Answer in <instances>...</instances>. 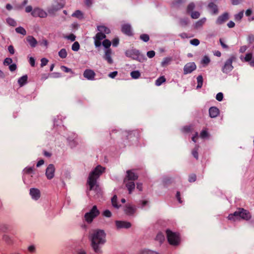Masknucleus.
Here are the masks:
<instances>
[{
	"instance_id": "nucleus-1",
	"label": "nucleus",
	"mask_w": 254,
	"mask_h": 254,
	"mask_svg": "<svg viewBox=\"0 0 254 254\" xmlns=\"http://www.w3.org/2000/svg\"><path fill=\"white\" fill-rule=\"evenodd\" d=\"M105 234L102 230H94L91 234L92 246L95 252L98 253V246L105 243Z\"/></svg>"
},
{
	"instance_id": "nucleus-2",
	"label": "nucleus",
	"mask_w": 254,
	"mask_h": 254,
	"mask_svg": "<svg viewBox=\"0 0 254 254\" xmlns=\"http://www.w3.org/2000/svg\"><path fill=\"white\" fill-rule=\"evenodd\" d=\"M105 168L101 166H98L96 167L89 175L88 184L90 187V190H92L96 184V180L100 175L104 172Z\"/></svg>"
},
{
	"instance_id": "nucleus-3",
	"label": "nucleus",
	"mask_w": 254,
	"mask_h": 254,
	"mask_svg": "<svg viewBox=\"0 0 254 254\" xmlns=\"http://www.w3.org/2000/svg\"><path fill=\"white\" fill-rule=\"evenodd\" d=\"M238 216L246 220L251 218L250 212L243 208H239L234 213L229 214L228 218L229 220H235V218Z\"/></svg>"
},
{
	"instance_id": "nucleus-4",
	"label": "nucleus",
	"mask_w": 254,
	"mask_h": 254,
	"mask_svg": "<svg viewBox=\"0 0 254 254\" xmlns=\"http://www.w3.org/2000/svg\"><path fill=\"white\" fill-rule=\"evenodd\" d=\"M166 235L169 243L171 245H178L180 242L179 234L173 232L170 230L166 231Z\"/></svg>"
},
{
	"instance_id": "nucleus-5",
	"label": "nucleus",
	"mask_w": 254,
	"mask_h": 254,
	"mask_svg": "<svg viewBox=\"0 0 254 254\" xmlns=\"http://www.w3.org/2000/svg\"><path fill=\"white\" fill-rule=\"evenodd\" d=\"M99 214V211L96 206H94L89 212L86 213L85 215V218L88 222H92L93 219Z\"/></svg>"
},
{
	"instance_id": "nucleus-6",
	"label": "nucleus",
	"mask_w": 254,
	"mask_h": 254,
	"mask_svg": "<svg viewBox=\"0 0 254 254\" xmlns=\"http://www.w3.org/2000/svg\"><path fill=\"white\" fill-rule=\"evenodd\" d=\"M99 214V211L96 206H94L89 212L86 213L85 215V218L88 222H92L93 219Z\"/></svg>"
},
{
	"instance_id": "nucleus-7",
	"label": "nucleus",
	"mask_w": 254,
	"mask_h": 254,
	"mask_svg": "<svg viewBox=\"0 0 254 254\" xmlns=\"http://www.w3.org/2000/svg\"><path fill=\"white\" fill-rule=\"evenodd\" d=\"M196 68V64L194 63H189L187 64L184 68V74H187L188 73H190L192 72L193 71L195 70Z\"/></svg>"
},
{
	"instance_id": "nucleus-8",
	"label": "nucleus",
	"mask_w": 254,
	"mask_h": 254,
	"mask_svg": "<svg viewBox=\"0 0 254 254\" xmlns=\"http://www.w3.org/2000/svg\"><path fill=\"white\" fill-rule=\"evenodd\" d=\"M106 35L101 32H98L94 37V44L96 47H98L101 45V41L106 38Z\"/></svg>"
},
{
	"instance_id": "nucleus-9",
	"label": "nucleus",
	"mask_w": 254,
	"mask_h": 254,
	"mask_svg": "<svg viewBox=\"0 0 254 254\" xmlns=\"http://www.w3.org/2000/svg\"><path fill=\"white\" fill-rule=\"evenodd\" d=\"M31 14L34 17H40L41 18H44L47 16V13L44 10L39 8H35Z\"/></svg>"
},
{
	"instance_id": "nucleus-10",
	"label": "nucleus",
	"mask_w": 254,
	"mask_h": 254,
	"mask_svg": "<svg viewBox=\"0 0 254 254\" xmlns=\"http://www.w3.org/2000/svg\"><path fill=\"white\" fill-rule=\"evenodd\" d=\"M55 169L53 165L50 164L46 171V175L48 179H52L54 176Z\"/></svg>"
},
{
	"instance_id": "nucleus-11",
	"label": "nucleus",
	"mask_w": 254,
	"mask_h": 254,
	"mask_svg": "<svg viewBox=\"0 0 254 254\" xmlns=\"http://www.w3.org/2000/svg\"><path fill=\"white\" fill-rule=\"evenodd\" d=\"M95 75L96 74L95 72L93 70L90 69H86L83 73L84 77L86 79L91 80L94 79Z\"/></svg>"
},
{
	"instance_id": "nucleus-12",
	"label": "nucleus",
	"mask_w": 254,
	"mask_h": 254,
	"mask_svg": "<svg viewBox=\"0 0 254 254\" xmlns=\"http://www.w3.org/2000/svg\"><path fill=\"white\" fill-rule=\"evenodd\" d=\"M112 52L111 49H106L105 50V54L104 58L107 61L109 64H112L113 63V61L112 59Z\"/></svg>"
},
{
	"instance_id": "nucleus-13",
	"label": "nucleus",
	"mask_w": 254,
	"mask_h": 254,
	"mask_svg": "<svg viewBox=\"0 0 254 254\" xmlns=\"http://www.w3.org/2000/svg\"><path fill=\"white\" fill-rule=\"evenodd\" d=\"M138 178V176L131 171H127V176L126 179L125 180V182L128 181H134L136 180Z\"/></svg>"
},
{
	"instance_id": "nucleus-14",
	"label": "nucleus",
	"mask_w": 254,
	"mask_h": 254,
	"mask_svg": "<svg viewBox=\"0 0 254 254\" xmlns=\"http://www.w3.org/2000/svg\"><path fill=\"white\" fill-rule=\"evenodd\" d=\"M234 60V58L232 57L229 59L227 62H226L223 71L227 72L228 70H231L233 68V66L232 65L233 61Z\"/></svg>"
},
{
	"instance_id": "nucleus-15",
	"label": "nucleus",
	"mask_w": 254,
	"mask_h": 254,
	"mask_svg": "<svg viewBox=\"0 0 254 254\" xmlns=\"http://www.w3.org/2000/svg\"><path fill=\"white\" fill-rule=\"evenodd\" d=\"M116 224L118 228H128L131 226L130 223L125 221H116Z\"/></svg>"
},
{
	"instance_id": "nucleus-16",
	"label": "nucleus",
	"mask_w": 254,
	"mask_h": 254,
	"mask_svg": "<svg viewBox=\"0 0 254 254\" xmlns=\"http://www.w3.org/2000/svg\"><path fill=\"white\" fill-rule=\"evenodd\" d=\"M30 193L32 198L35 199H37L40 197V193L39 190L38 189H31Z\"/></svg>"
},
{
	"instance_id": "nucleus-17",
	"label": "nucleus",
	"mask_w": 254,
	"mask_h": 254,
	"mask_svg": "<svg viewBox=\"0 0 254 254\" xmlns=\"http://www.w3.org/2000/svg\"><path fill=\"white\" fill-rule=\"evenodd\" d=\"M228 19H229L228 14L227 13H225L218 18V19L217 20V23L219 24H221L223 23V22H225L226 21H227Z\"/></svg>"
},
{
	"instance_id": "nucleus-18",
	"label": "nucleus",
	"mask_w": 254,
	"mask_h": 254,
	"mask_svg": "<svg viewBox=\"0 0 254 254\" xmlns=\"http://www.w3.org/2000/svg\"><path fill=\"white\" fill-rule=\"evenodd\" d=\"M209 111L210 116L211 118H215V117H217L219 113L218 109L216 107H211L209 109Z\"/></svg>"
},
{
	"instance_id": "nucleus-19",
	"label": "nucleus",
	"mask_w": 254,
	"mask_h": 254,
	"mask_svg": "<svg viewBox=\"0 0 254 254\" xmlns=\"http://www.w3.org/2000/svg\"><path fill=\"white\" fill-rule=\"evenodd\" d=\"M122 30L123 32L128 35H131V27L129 25L125 24L123 25Z\"/></svg>"
},
{
	"instance_id": "nucleus-20",
	"label": "nucleus",
	"mask_w": 254,
	"mask_h": 254,
	"mask_svg": "<svg viewBox=\"0 0 254 254\" xmlns=\"http://www.w3.org/2000/svg\"><path fill=\"white\" fill-rule=\"evenodd\" d=\"M97 29L99 31V32H101L104 34H109L110 33V30L107 27L104 25H100L97 27Z\"/></svg>"
},
{
	"instance_id": "nucleus-21",
	"label": "nucleus",
	"mask_w": 254,
	"mask_h": 254,
	"mask_svg": "<svg viewBox=\"0 0 254 254\" xmlns=\"http://www.w3.org/2000/svg\"><path fill=\"white\" fill-rule=\"evenodd\" d=\"M27 42L30 44L31 46L34 47L37 44L36 40L32 36H29L26 38Z\"/></svg>"
},
{
	"instance_id": "nucleus-22",
	"label": "nucleus",
	"mask_w": 254,
	"mask_h": 254,
	"mask_svg": "<svg viewBox=\"0 0 254 254\" xmlns=\"http://www.w3.org/2000/svg\"><path fill=\"white\" fill-rule=\"evenodd\" d=\"M126 183V186L129 191V193H130L132 190H133L134 189L135 185L134 183L133 182H125Z\"/></svg>"
},
{
	"instance_id": "nucleus-23",
	"label": "nucleus",
	"mask_w": 254,
	"mask_h": 254,
	"mask_svg": "<svg viewBox=\"0 0 254 254\" xmlns=\"http://www.w3.org/2000/svg\"><path fill=\"white\" fill-rule=\"evenodd\" d=\"M27 78L28 77L27 75H24L20 77L18 81L19 85L20 86H22L24 84H25L27 81Z\"/></svg>"
},
{
	"instance_id": "nucleus-24",
	"label": "nucleus",
	"mask_w": 254,
	"mask_h": 254,
	"mask_svg": "<svg viewBox=\"0 0 254 254\" xmlns=\"http://www.w3.org/2000/svg\"><path fill=\"white\" fill-rule=\"evenodd\" d=\"M252 58H253V54L252 53H247L245 57L244 58V59H242V58H241V59L242 61H244V62H250V63L252 61Z\"/></svg>"
},
{
	"instance_id": "nucleus-25",
	"label": "nucleus",
	"mask_w": 254,
	"mask_h": 254,
	"mask_svg": "<svg viewBox=\"0 0 254 254\" xmlns=\"http://www.w3.org/2000/svg\"><path fill=\"white\" fill-rule=\"evenodd\" d=\"M135 208L131 206H127L125 211L127 214L131 215L135 212Z\"/></svg>"
},
{
	"instance_id": "nucleus-26",
	"label": "nucleus",
	"mask_w": 254,
	"mask_h": 254,
	"mask_svg": "<svg viewBox=\"0 0 254 254\" xmlns=\"http://www.w3.org/2000/svg\"><path fill=\"white\" fill-rule=\"evenodd\" d=\"M166 81V78L164 76H162L158 78L155 82V84L157 86H160L163 83Z\"/></svg>"
},
{
	"instance_id": "nucleus-27",
	"label": "nucleus",
	"mask_w": 254,
	"mask_h": 254,
	"mask_svg": "<svg viewBox=\"0 0 254 254\" xmlns=\"http://www.w3.org/2000/svg\"><path fill=\"white\" fill-rule=\"evenodd\" d=\"M171 61L172 59L171 58H166L162 61L161 65L162 66H166L170 64Z\"/></svg>"
},
{
	"instance_id": "nucleus-28",
	"label": "nucleus",
	"mask_w": 254,
	"mask_h": 254,
	"mask_svg": "<svg viewBox=\"0 0 254 254\" xmlns=\"http://www.w3.org/2000/svg\"><path fill=\"white\" fill-rule=\"evenodd\" d=\"M197 88H200L203 84V77L201 75H199L197 77Z\"/></svg>"
},
{
	"instance_id": "nucleus-29",
	"label": "nucleus",
	"mask_w": 254,
	"mask_h": 254,
	"mask_svg": "<svg viewBox=\"0 0 254 254\" xmlns=\"http://www.w3.org/2000/svg\"><path fill=\"white\" fill-rule=\"evenodd\" d=\"M111 44H112L111 42L109 40H108V39L104 40L102 42L103 46L106 49H110L109 48L110 47Z\"/></svg>"
},
{
	"instance_id": "nucleus-30",
	"label": "nucleus",
	"mask_w": 254,
	"mask_h": 254,
	"mask_svg": "<svg viewBox=\"0 0 254 254\" xmlns=\"http://www.w3.org/2000/svg\"><path fill=\"white\" fill-rule=\"evenodd\" d=\"M131 77L133 79H137L140 76V73L139 71L137 70L133 71L130 73Z\"/></svg>"
},
{
	"instance_id": "nucleus-31",
	"label": "nucleus",
	"mask_w": 254,
	"mask_h": 254,
	"mask_svg": "<svg viewBox=\"0 0 254 254\" xmlns=\"http://www.w3.org/2000/svg\"><path fill=\"white\" fill-rule=\"evenodd\" d=\"M59 55L61 58H65L67 56V52L65 49H62L59 52Z\"/></svg>"
},
{
	"instance_id": "nucleus-32",
	"label": "nucleus",
	"mask_w": 254,
	"mask_h": 254,
	"mask_svg": "<svg viewBox=\"0 0 254 254\" xmlns=\"http://www.w3.org/2000/svg\"><path fill=\"white\" fill-rule=\"evenodd\" d=\"M210 59L208 57L205 56L201 61V64L203 65H207L210 63Z\"/></svg>"
},
{
	"instance_id": "nucleus-33",
	"label": "nucleus",
	"mask_w": 254,
	"mask_h": 254,
	"mask_svg": "<svg viewBox=\"0 0 254 254\" xmlns=\"http://www.w3.org/2000/svg\"><path fill=\"white\" fill-rule=\"evenodd\" d=\"M15 31L16 32L21 34L23 35H25L26 34V30L22 27H19L15 29Z\"/></svg>"
},
{
	"instance_id": "nucleus-34",
	"label": "nucleus",
	"mask_w": 254,
	"mask_h": 254,
	"mask_svg": "<svg viewBox=\"0 0 254 254\" xmlns=\"http://www.w3.org/2000/svg\"><path fill=\"white\" fill-rule=\"evenodd\" d=\"M72 16L78 18H81L83 17V13L80 10H76L72 14Z\"/></svg>"
},
{
	"instance_id": "nucleus-35",
	"label": "nucleus",
	"mask_w": 254,
	"mask_h": 254,
	"mask_svg": "<svg viewBox=\"0 0 254 254\" xmlns=\"http://www.w3.org/2000/svg\"><path fill=\"white\" fill-rule=\"evenodd\" d=\"M208 7L210 8V9L212 11L213 13H216L217 12V8L216 5L213 3H210L208 5Z\"/></svg>"
},
{
	"instance_id": "nucleus-36",
	"label": "nucleus",
	"mask_w": 254,
	"mask_h": 254,
	"mask_svg": "<svg viewBox=\"0 0 254 254\" xmlns=\"http://www.w3.org/2000/svg\"><path fill=\"white\" fill-rule=\"evenodd\" d=\"M156 239L157 240L161 243L164 241L165 237L162 233H159L157 234Z\"/></svg>"
},
{
	"instance_id": "nucleus-37",
	"label": "nucleus",
	"mask_w": 254,
	"mask_h": 254,
	"mask_svg": "<svg viewBox=\"0 0 254 254\" xmlns=\"http://www.w3.org/2000/svg\"><path fill=\"white\" fill-rule=\"evenodd\" d=\"M244 12L242 11L237 14L235 15V18L236 20L240 21L243 17Z\"/></svg>"
},
{
	"instance_id": "nucleus-38",
	"label": "nucleus",
	"mask_w": 254,
	"mask_h": 254,
	"mask_svg": "<svg viewBox=\"0 0 254 254\" xmlns=\"http://www.w3.org/2000/svg\"><path fill=\"white\" fill-rule=\"evenodd\" d=\"M79 44L77 42H75L72 46V50L74 51H77L79 49Z\"/></svg>"
},
{
	"instance_id": "nucleus-39",
	"label": "nucleus",
	"mask_w": 254,
	"mask_h": 254,
	"mask_svg": "<svg viewBox=\"0 0 254 254\" xmlns=\"http://www.w3.org/2000/svg\"><path fill=\"white\" fill-rule=\"evenodd\" d=\"M140 38L144 42H147L149 40V36L147 34H143L140 35Z\"/></svg>"
},
{
	"instance_id": "nucleus-40",
	"label": "nucleus",
	"mask_w": 254,
	"mask_h": 254,
	"mask_svg": "<svg viewBox=\"0 0 254 254\" xmlns=\"http://www.w3.org/2000/svg\"><path fill=\"white\" fill-rule=\"evenodd\" d=\"M200 136L201 138H204L208 136V133L206 129H203L200 134Z\"/></svg>"
},
{
	"instance_id": "nucleus-41",
	"label": "nucleus",
	"mask_w": 254,
	"mask_h": 254,
	"mask_svg": "<svg viewBox=\"0 0 254 254\" xmlns=\"http://www.w3.org/2000/svg\"><path fill=\"white\" fill-rule=\"evenodd\" d=\"M117 197L116 195H114L112 199V203L114 207L118 208L119 206L117 204Z\"/></svg>"
},
{
	"instance_id": "nucleus-42",
	"label": "nucleus",
	"mask_w": 254,
	"mask_h": 254,
	"mask_svg": "<svg viewBox=\"0 0 254 254\" xmlns=\"http://www.w3.org/2000/svg\"><path fill=\"white\" fill-rule=\"evenodd\" d=\"M190 43L194 46H197L199 44V41L197 39H193L190 41Z\"/></svg>"
},
{
	"instance_id": "nucleus-43",
	"label": "nucleus",
	"mask_w": 254,
	"mask_h": 254,
	"mask_svg": "<svg viewBox=\"0 0 254 254\" xmlns=\"http://www.w3.org/2000/svg\"><path fill=\"white\" fill-rule=\"evenodd\" d=\"M200 14L197 11H194L191 13V17L193 19H197L199 17Z\"/></svg>"
},
{
	"instance_id": "nucleus-44",
	"label": "nucleus",
	"mask_w": 254,
	"mask_h": 254,
	"mask_svg": "<svg viewBox=\"0 0 254 254\" xmlns=\"http://www.w3.org/2000/svg\"><path fill=\"white\" fill-rule=\"evenodd\" d=\"M7 22L11 26H15L16 25V22L12 19L8 18L7 19Z\"/></svg>"
},
{
	"instance_id": "nucleus-45",
	"label": "nucleus",
	"mask_w": 254,
	"mask_h": 254,
	"mask_svg": "<svg viewBox=\"0 0 254 254\" xmlns=\"http://www.w3.org/2000/svg\"><path fill=\"white\" fill-rule=\"evenodd\" d=\"M12 62V60L11 58H6L3 62V64L4 65H9L11 64Z\"/></svg>"
},
{
	"instance_id": "nucleus-46",
	"label": "nucleus",
	"mask_w": 254,
	"mask_h": 254,
	"mask_svg": "<svg viewBox=\"0 0 254 254\" xmlns=\"http://www.w3.org/2000/svg\"><path fill=\"white\" fill-rule=\"evenodd\" d=\"M155 53L154 51H150L147 53V56L149 58H152L155 56Z\"/></svg>"
},
{
	"instance_id": "nucleus-47",
	"label": "nucleus",
	"mask_w": 254,
	"mask_h": 254,
	"mask_svg": "<svg viewBox=\"0 0 254 254\" xmlns=\"http://www.w3.org/2000/svg\"><path fill=\"white\" fill-rule=\"evenodd\" d=\"M41 67H43L44 66L48 64V60L46 58H43L41 59Z\"/></svg>"
},
{
	"instance_id": "nucleus-48",
	"label": "nucleus",
	"mask_w": 254,
	"mask_h": 254,
	"mask_svg": "<svg viewBox=\"0 0 254 254\" xmlns=\"http://www.w3.org/2000/svg\"><path fill=\"white\" fill-rule=\"evenodd\" d=\"M216 98L219 101H222L223 100V94L222 93H221V92L218 93L216 95Z\"/></svg>"
},
{
	"instance_id": "nucleus-49",
	"label": "nucleus",
	"mask_w": 254,
	"mask_h": 254,
	"mask_svg": "<svg viewBox=\"0 0 254 254\" xmlns=\"http://www.w3.org/2000/svg\"><path fill=\"white\" fill-rule=\"evenodd\" d=\"M119 43V39L118 38H114L112 41L113 46L116 47L118 46Z\"/></svg>"
},
{
	"instance_id": "nucleus-50",
	"label": "nucleus",
	"mask_w": 254,
	"mask_h": 254,
	"mask_svg": "<svg viewBox=\"0 0 254 254\" xmlns=\"http://www.w3.org/2000/svg\"><path fill=\"white\" fill-rule=\"evenodd\" d=\"M66 38L70 40L71 41H74L75 39V36L73 34H71L67 36Z\"/></svg>"
},
{
	"instance_id": "nucleus-51",
	"label": "nucleus",
	"mask_w": 254,
	"mask_h": 254,
	"mask_svg": "<svg viewBox=\"0 0 254 254\" xmlns=\"http://www.w3.org/2000/svg\"><path fill=\"white\" fill-rule=\"evenodd\" d=\"M190 182H193L196 180V176L195 175H191L190 176L189 179Z\"/></svg>"
},
{
	"instance_id": "nucleus-52",
	"label": "nucleus",
	"mask_w": 254,
	"mask_h": 254,
	"mask_svg": "<svg viewBox=\"0 0 254 254\" xmlns=\"http://www.w3.org/2000/svg\"><path fill=\"white\" fill-rule=\"evenodd\" d=\"M194 7V5L193 3H190L187 8V10L188 12L191 11Z\"/></svg>"
},
{
	"instance_id": "nucleus-53",
	"label": "nucleus",
	"mask_w": 254,
	"mask_h": 254,
	"mask_svg": "<svg viewBox=\"0 0 254 254\" xmlns=\"http://www.w3.org/2000/svg\"><path fill=\"white\" fill-rule=\"evenodd\" d=\"M16 67H17V66L15 64H10L9 66V70L11 71H13L15 70L16 69Z\"/></svg>"
},
{
	"instance_id": "nucleus-54",
	"label": "nucleus",
	"mask_w": 254,
	"mask_h": 254,
	"mask_svg": "<svg viewBox=\"0 0 254 254\" xmlns=\"http://www.w3.org/2000/svg\"><path fill=\"white\" fill-rule=\"evenodd\" d=\"M103 215L106 217H110L111 216V212L109 210H106L104 211Z\"/></svg>"
},
{
	"instance_id": "nucleus-55",
	"label": "nucleus",
	"mask_w": 254,
	"mask_h": 254,
	"mask_svg": "<svg viewBox=\"0 0 254 254\" xmlns=\"http://www.w3.org/2000/svg\"><path fill=\"white\" fill-rule=\"evenodd\" d=\"M118 74V72L117 71H113L112 72H111L109 74V76L112 78H115L117 75Z\"/></svg>"
},
{
	"instance_id": "nucleus-56",
	"label": "nucleus",
	"mask_w": 254,
	"mask_h": 254,
	"mask_svg": "<svg viewBox=\"0 0 254 254\" xmlns=\"http://www.w3.org/2000/svg\"><path fill=\"white\" fill-rule=\"evenodd\" d=\"M141 254H157L156 252L151 251H144Z\"/></svg>"
},
{
	"instance_id": "nucleus-57",
	"label": "nucleus",
	"mask_w": 254,
	"mask_h": 254,
	"mask_svg": "<svg viewBox=\"0 0 254 254\" xmlns=\"http://www.w3.org/2000/svg\"><path fill=\"white\" fill-rule=\"evenodd\" d=\"M29 63L32 66H35V60L33 58L30 57L29 59Z\"/></svg>"
},
{
	"instance_id": "nucleus-58",
	"label": "nucleus",
	"mask_w": 254,
	"mask_h": 254,
	"mask_svg": "<svg viewBox=\"0 0 254 254\" xmlns=\"http://www.w3.org/2000/svg\"><path fill=\"white\" fill-rule=\"evenodd\" d=\"M62 70L65 72H71V70L70 68H67L66 66H63L62 67Z\"/></svg>"
},
{
	"instance_id": "nucleus-59",
	"label": "nucleus",
	"mask_w": 254,
	"mask_h": 254,
	"mask_svg": "<svg viewBox=\"0 0 254 254\" xmlns=\"http://www.w3.org/2000/svg\"><path fill=\"white\" fill-rule=\"evenodd\" d=\"M84 3L87 6H90L92 3V0H84Z\"/></svg>"
},
{
	"instance_id": "nucleus-60",
	"label": "nucleus",
	"mask_w": 254,
	"mask_h": 254,
	"mask_svg": "<svg viewBox=\"0 0 254 254\" xmlns=\"http://www.w3.org/2000/svg\"><path fill=\"white\" fill-rule=\"evenodd\" d=\"M33 171V169L30 168V167H29V168H26L25 169H24V172L26 173H27V174H30Z\"/></svg>"
},
{
	"instance_id": "nucleus-61",
	"label": "nucleus",
	"mask_w": 254,
	"mask_h": 254,
	"mask_svg": "<svg viewBox=\"0 0 254 254\" xmlns=\"http://www.w3.org/2000/svg\"><path fill=\"white\" fill-rule=\"evenodd\" d=\"M8 51L11 54H13L14 53V48L12 46H9L8 47Z\"/></svg>"
},
{
	"instance_id": "nucleus-62",
	"label": "nucleus",
	"mask_w": 254,
	"mask_h": 254,
	"mask_svg": "<svg viewBox=\"0 0 254 254\" xmlns=\"http://www.w3.org/2000/svg\"><path fill=\"white\" fill-rule=\"evenodd\" d=\"M220 42L221 46H222V47L223 48L227 49L228 48V47L224 43L222 39H220Z\"/></svg>"
},
{
	"instance_id": "nucleus-63",
	"label": "nucleus",
	"mask_w": 254,
	"mask_h": 254,
	"mask_svg": "<svg viewBox=\"0 0 254 254\" xmlns=\"http://www.w3.org/2000/svg\"><path fill=\"white\" fill-rule=\"evenodd\" d=\"M227 25L229 28H233L235 26V24L234 22L231 21L228 23Z\"/></svg>"
},
{
	"instance_id": "nucleus-64",
	"label": "nucleus",
	"mask_w": 254,
	"mask_h": 254,
	"mask_svg": "<svg viewBox=\"0 0 254 254\" xmlns=\"http://www.w3.org/2000/svg\"><path fill=\"white\" fill-rule=\"evenodd\" d=\"M32 8L31 6H28L25 8V11L26 12H30L32 11Z\"/></svg>"
}]
</instances>
